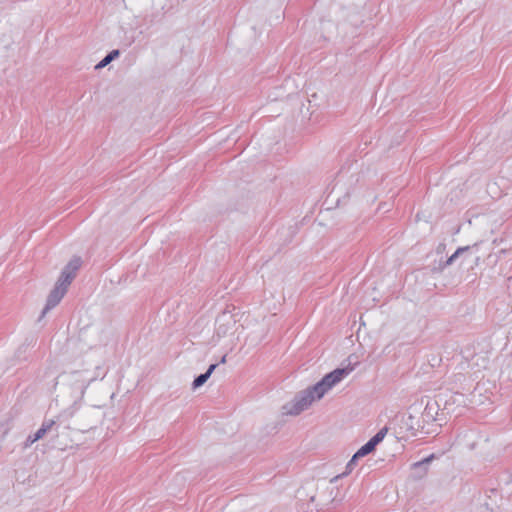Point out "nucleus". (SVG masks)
I'll list each match as a JSON object with an SVG mask.
<instances>
[{"label":"nucleus","mask_w":512,"mask_h":512,"mask_svg":"<svg viewBox=\"0 0 512 512\" xmlns=\"http://www.w3.org/2000/svg\"><path fill=\"white\" fill-rule=\"evenodd\" d=\"M82 265L80 257H73L67 265L63 268L54 288L51 290L47 297L46 305L42 311V317L52 308L56 307L64 295L66 294L68 287L75 279L77 271Z\"/></svg>","instance_id":"obj_1"},{"label":"nucleus","mask_w":512,"mask_h":512,"mask_svg":"<svg viewBox=\"0 0 512 512\" xmlns=\"http://www.w3.org/2000/svg\"><path fill=\"white\" fill-rule=\"evenodd\" d=\"M353 370L354 367L349 365L345 368H337L326 374L318 383L313 385V390L316 391V397L322 398L326 392L348 376Z\"/></svg>","instance_id":"obj_2"},{"label":"nucleus","mask_w":512,"mask_h":512,"mask_svg":"<svg viewBox=\"0 0 512 512\" xmlns=\"http://www.w3.org/2000/svg\"><path fill=\"white\" fill-rule=\"evenodd\" d=\"M319 398L316 397V391L313 386L300 392L293 401L286 404L283 409L284 413L288 415H299L304 410L308 409L310 405Z\"/></svg>","instance_id":"obj_3"},{"label":"nucleus","mask_w":512,"mask_h":512,"mask_svg":"<svg viewBox=\"0 0 512 512\" xmlns=\"http://www.w3.org/2000/svg\"><path fill=\"white\" fill-rule=\"evenodd\" d=\"M237 315L225 310L218 315L215 322V333L218 338L233 335L238 329Z\"/></svg>","instance_id":"obj_4"},{"label":"nucleus","mask_w":512,"mask_h":512,"mask_svg":"<svg viewBox=\"0 0 512 512\" xmlns=\"http://www.w3.org/2000/svg\"><path fill=\"white\" fill-rule=\"evenodd\" d=\"M402 425H403L402 428H404L406 431L410 432L411 435H415L420 427L416 418L413 415H408L407 417H403Z\"/></svg>","instance_id":"obj_5"},{"label":"nucleus","mask_w":512,"mask_h":512,"mask_svg":"<svg viewBox=\"0 0 512 512\" xmlns=\"http://www.w3.org/2000/svg\"><path fill=\"white\" fill-rule=\"evenodd\" d=\"M361 458L360 456H358L357 453H355L352 458L350 459V461L347 463L346 465V468H345V471L339 475H336L335 477H333L331 479V483H335L338 479L344 477V476H347L349 475L355 468V466L357 465V461L358 459Z\"/></svg>","instance_id":"obj_6"},{"label":"nucleus","mask_w":512,"mask_h":512,"mask_svg":"<svg viewBox=\"0 0 512 512\" xmlns=\"http://www.w3.org/2000/svg\"><path fill=\"white\" fill-rule=\"evenodd\" d=\"M216 367L217 364H211L205 373L200 374L198 377H196L192 384L193 388L196 389L201 387L208 380V378L211 376L212 372L215 370Z\"/></svg>","instance_id":"obj_7"},{"label":"nucleus","mask_w":512,"mask_h":512,"mask_svg":"<svg viewBox=\"0 0 512 512\" xmlns=\"http://www.w3.org/2000/svg\"><path fill=\"white\" fill-rule=\"evenodd\" d=\"M470 246L459 247L445 262L439 264V270H444L447 266H450L463 252L468 251Z\"/></svg>","instance_id":"obj_8"},{"label":"nucleus","mask_w":512,"mask_h":512,"mask_svg":"<svg viewBox=\"0 0 512 512\" xmlns=\"http://www.w3.org/2000/svg\"><path fill=\"white\" fill-rule=\"evenodd\" d=\"M119 55V50H112L95 66V69H102L106 67L111 61L116 59Z\"/></svg>","instance_id":"obj_9"},{"label":"nucleus","mask_w":512,"mask_h":512,"mask_svg":"<svg viewBox=\"0 0 512 512\" xmlns=\"http://www.w3.org/2000/svg\"><path fill=\"white\" fill-rule=\"evenodd\" d=\"M388 432V427L381 428L369 441L368 443L375 449V447L385 438Z\"/></svg>","instance_id":"obj_10"},{"label":"nucleus","mask_w":512,"mask_h":512,"mask_svg":"<svg viewBox=\"0 0 512 512\" xmlns=\"http://www.w3.org/2000/svg\"><path fill=\"white\" fill-rule=\"evenodd\" d=\"M388 432V427L381 428L369 441L368 443L375 449V447L385 438Z\"/></svg>","instance_id":"obj_11"},{"label":"nucleus","mask_w":512,"mask_h":512,"mask_svg":"<svg viewBox=\"0 0 512 512\" xmlns=\"http://www.w3.org/2000/svg\"><path fill=\"white\" fill-rule=\"evenodd\" d=\"M373 450L374 448L367 442L356 453L358 454V456L364 457L371 453Z\"/></svg>","instance_id":"obj_12"},{"label":"nucleus","mask_w":512,"mask_h":512,"mask_svg":"<svg viewBox=\"0 0 512 512\" xmlns=\"http://www.w3.org/2000/svg\"><path fill=\"white\" fill-rule=\"evenodd\" d=\"M55 425V421L54 420H46L42 423L41 425V428L42 429H45V432H49L52 427Z\"/></svg>","instance_id":"obj_13"},{"label":"nucleus","mask_w":512,"mask_h":512,"mask_svg":"<svg viewBox=\"0 0 512 512\" xmlns=\"http://www.w3.org/2000/svg\"><path fill=\"white\" fill-rule=\"evenodd\" d=\"M36 441H38V439H34V434L29 435L24 442V448L30 447Z\"/></svg>","instance_id":"obj_14"},{"label":"nucleus","mask_w":512,"mask_h":512,"mask_svg":"<svg viewBox=\"0 0 512 512\" xmlns=\"http://www.w3.org/2000/svg\"><path fill=\"white\" fill-rule=\"evenodd\" d=\"M47 433L41 427L34 433V439H42Z\"/></svg>","instance_id":"obj_15"},{"label":"nucleus","mask_w":512,"mask_h":512,"mask_svg":"<svg viewBox=\"0 0 512 512\" xmlns=\"http://www.w3.org/2000/svg\"><path fill=\"white\" fill-rule=\"evenodd\" d=\"M429 461H430V458H426L423 461H419V462L414 463L413 467L417 468V467H421V466L427 465L429 463Z\"/></svg>","instance_id":"obj_16"},{"label":"nucleus","mask_w":512,"mask_h":512,"mask_svg":"<svg viewBox=\"0 0 512 512\" xmlns=\"http://www.w3.org/2000/svg\"><path fill=\"white\" fill-rule=\"evenodd\" d=\"M226 362V355H224L221 360H220V363H225Z\"/></svg>","instance_id":"obj_17"}]
</instances>
